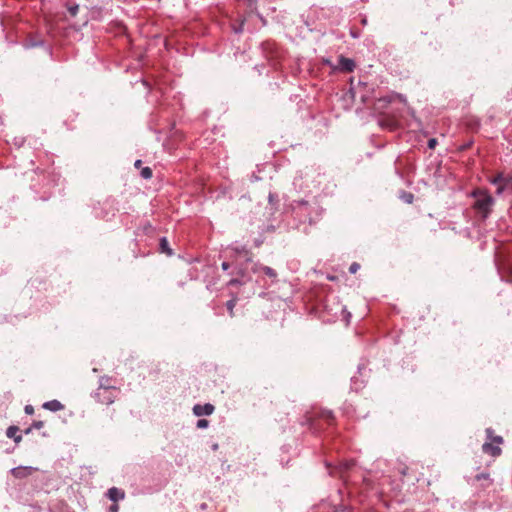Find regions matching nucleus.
Wrapping results in <instances>:
<instances>
[{
  "label": "nucleus",
  "instance_id": "1",
  "mask_svg": "<svg viewBox=\"0 0 512 512\" xmlns=\"http://www.w3.org/2000/svg\"><path fill=\"white\" fill-rule=\"evenodd\" d=\"M472 195L476 199L473 205L474 208L479 214H481L483 219L487 218L494 204L493 197L484 190H476L472 193Z\"/></svg>",
  "mask_w": 512,
  "mask_h": 512
},
{
  "label": "nucleus",
  "instance_id": "2",
  "mask_svg": "<svg viewBox=\"0 0 512 512\" xmlns=\"http://www.w3.org/2000/svg\"><path fill=\"white\" fill-rule=\"evenodd\" d=\"M486 435L487 441L482 445V451L492 457L499 456L502 452L499 445L503 443V438L501 436H493L491 428L486 429Z\"/></svg>",
  "mask_w": 512,
  "mask_h": 512
},
{
  "label": "nucleus",
  "instance_id": "3",
  "mask_svg": "<svg viewBox=\"0 0 512 512\" xmlns=\"http://www.w3.org/2000/svg\"><path fill=\"white\" fill-rule=\"evenodd\" d=\"M292 211L298 217L300 222L308 221L313 222L312 208L309 203L305 200L294 201L291 204Z\"/></svg>",
  "mask_w": 512,
  "mask_h": 512
},
{
  "label": "nucleus",
  "instance_id": "4",
  "mask_svg": "<svg viewBox=\"0 0 512 512\" xmlns=\"http://www.w3.org/2000/svg\"><path fill=\"white\" fill-rule=\"evenodd\" d=\"M34 470L36 469L31 466H18L12 468L10 472L15 478L22 479L31 475Z\"/></svg>",
  "mask_w": 512,
  "mask_h": 512
},
{
  "label": "nucleus",
  "instance_id": "5",
  "mask_svg": "<svg viewBox=\"0 0 512 512\" xmlns=\"http://www.w3.org/2000/svg\"><path fill=\"white\" fill-rule=\"evenodd\" d=\"M214 412V406L210 403L204 405L196 404L193 407V413L196 416L211 415Z\"/></svg>",
  "mask_w": 512,
  "mask_h": 512
},
{
  "label": "nucleus",
  "instance_id": "6",
  "mask_svg": "<svg viewBox=\"0 0 512 512\" xmlns=\"http://www.w3.org/2000/svg\"><path fill=\"white\" fill-rule=\"evenodd\" d=\"M338 68L343 72H352L355 68V62L353 59L340 56L338 61Z\"/></svg>",
  "mask_w": 512,
  "mask_h": 512
},
{
  "label": "nucleus",
  "instance_id": "7",
  "mask_svg": "<svg viewBox=\"0 0 512 512\" xmlns=\"http://www.w3.org/2000/svg\"><path fill=\"white\" fill-rule=\"evenodd\" d=\"M107 497L114 503H117L125 498V492L117 487H111L107 491Z\"/></svg>",
  "mask_w": 512,
  "mask_h": 512
},
{
  "label": "nucleus",
  "instance_id": "8",
  "mask_svg": "<svg viewBox=\"0 0 512 512\" xmlns=\"http://www.w3.org/2000/svg\"><path fill=\"white\" fill-rule=\"evenodd\" d=\"M395 99H399L401 102L406 101V99L400 94L385 96V97L378 99L376 109L385 107L388 103H391Z\"/></svg>",
  "mask_w": 512,
  "mask_h": 512
},
{
  "label": "nucleus",
  "instance_id": "9",
  "mask_svg": "<svg viewBox=\"0 0 512 512\" xmlns=\"http://www.w3.org/2000/svg\"><path fill=\"white\" fill-rule=\"evenodd\" d=\"M253 272L262 271L265 275H267L270 278L275 279L277 277V273L274 269L268 266H263L261 264L255 263L252 266Z\"/></svg>",
  "mask_w": 512,
  "mask_h": 512
},
{
  "label": "nucleus",
  "instance_id": "10",
  "mask_svg": "<svg viewBox=\"0 0 512 512\" xmlns=\"http://www.w3.org/2000/svg\"><path fill=\"white\" fill-rule=\"evenodd\" d=\"M43 408L52 412L64 409V405L58 400L47 401L43 404Z\"/></svg>",
  "mask_w": 512,
  "mask_h": 512
},
{
  "label": "nucleus",
  "instance_id": "11",
  "mask_svg": "<svg viewBox=\"0 0 512 512\" xmlns=\"http://www.w3.org/2000/svg\"><path fill=\"white\" fill-rule=\"evenodd\" d=\"M509 182H510V179L504 178L502 174L497 175L492 181L493 184H501V183L504 184V185L498 187V189H497L498 194L503 192L505 186H507L509 184Z\"/></svg>",
  "mask_w": 512,
  "mask_h": 512
},
{
  "label": "nucleus",
  "instance_id": "12",
  "mask_svg": "<svg viewBox=\"0 0 512 512\" xmlns=\"http://www.w3.org/2000/svg\"><path fill=\"white\" fill-rule=\"evenodd\" d=\"M19 428L17 426H9L6 431L8 438H13L15 443H19L22 439L21 435H17Z\"/></svg>",
  "mask_w": 512,
  "mask_h": 512
},
{
  "label": "nucleus",
  "instance_id": "13",
  "mask_svg": "<svg viewBox=\"0 0 512 512\" xmlns=\"http://www.w3.org/2000/svg\"><path fill=\"white\" fill-rule=\"evenodd\" d=\"M231 250L237 254V255H242L245 257L246 261L250 262L251 261V258L249 256V251L246 249L245 246H233L231 247Z\"/></svg>",
  "mask_w": 512,
  "mask_h": 512
},
{
  "label": "nucleus",
  "instance_id": "14",
  "mask_svg": "<svg viewBox=\"0 0 512 512\" xmlns=\"http://www.w3.org/2000/svg\"><path fill=\"white\" fill-rule=\"evenodd\" d=\"M160 251L167 255H172V250L169 247V242L166 237H162L159 242Z\"/></svg>",
  "mask_w": 512,
  "mask_h": 512
},
{
  "label": "nucleus",
  "instance_id": "15",
  "mask_svg": "<svg viewBox=\"0 0 512 512\" xmlns=\"http://www.w3.org/2000/svg\"><path fill=\"white\" fill-rule=\"evenodd\" d=\"M140 175L143 179H150L152 177V170L150 167H144L140 171Z\"/></svg>",
  "mask_w": 512,
  "mask_h": 512
},
{
  "label": "nucleus",
  "instance_id": "16",
  "mask_svg": "<svg viewBox=\"0 0 512 512\" xmlns=\"http://www.w3.org/2000/svg\"><path fill=\"white\" fill-rule=\"evenodd\" d=\"M380 125L393 130L396 127V122L394 120H381Z\"/></svg>",
  "mask_w": 512,
  "mask_h": 512
},
{
  "label": "nucleus",
  "instance_id": "17",
  "mask_svg": "<svg viewBox=\"0 0 512 512\" xmlns=\"http://www.w3.org/2000/svg\"><path fill=\"white\" fill-rule=\"evenodd\" d=\"M209 426V421L207 419H199L196 423V427L199 429H205Z\"/></svg>",
  "mask_w": 512,
  "mask_h": 512
},
{
  "label": "nucleus",
  "instance_id": "18",
  "mask_svg": "<svg viewBox=\"0 0 512 512\" xmlns=\"http://www.w3.org/2000/svg\"><path fill=\"white\" fill-rule=\"evenodd\" d=\"M235 305H236V300H235V299L229 300V301H227V303H226L227 309H228L229 314H230L231 316H233V311H234V307H235Z\"/></svg>",
  "mask_w": 512,
  "mask_h": 512
},
{
  "label": "nucleus",
  "instance_id": "19",
  "mask_svg": "<svg viewBox=\"0 0 512 512\" xmlns=\"http://www.w3.org/2000/svg\"><path fill=\"white\" fill-rule=\"evenodd\" d=\"M321 416H322L323 418H325L326 420H328V421H332V420L334 419L333 412H332V411H330V410H324V411H322Z\"/></svg>",
  "mask_w": 512,
  "mask_h": 512
},
{
  "label": "nucleus",
  "instance_id": "20",
  "mask_svg": "<svg viewBox=\"0 0 512 512\" xmlns=\"http://www.w3.org/2000/svg\"><path fill=\"white\" fill-rule=\"evenodd\" d=\"M268 201L271 206H274L278 203V196L274 193H269Z\"/></svg>",
  "mask_w": 512,
  "mask_h": 512
},
{
  "label": "nucleus",
  "instance_id": "21",
  "mask_svg": "<svg viewBox=\"0 0 512 512\" xmlns=\"http://www.w3.org/2000/svg\"><path fill=\"white\" fill-rule=\"evenodd\" d=\"M78 10H79V5H77V4L68 7V11L71 14V16H76Z\"/></svg>",
  "mask_w": 512,
  "mask_h": 512
},
{
  "label": "nucleus",
  "instance_id": "22",
  "mask_svg": "<svg viewBox=\"0 0 512 512\" xmlns=\"http://www.w3.org/2000/svg\"><path fill=\"white\" fill-rule=\"evenodd\" d=\"M360 268V265L357 262H353L349 267V272L351 274H355Z\"/></svg>",
  "mask_w": 512,
  "mask_h": 512
},
{
  "label": "nucleus",
  "instance_id": "23",
  "mask_svg": "<svg viewBox=\"0 0 512 512\" xmlns=\"http://www.w3.org/2000/svg\"><path fill=\"white\" fill-rule=\"evenodd\" d=\"M414 199V196L411 194V193H405L403 195V200L406 202V203H412Z\"/></svg>",
  "mask_w": 512,
  "mask_h": 512
},
{
  "label": "nucleus",
  "instance_id": "24",
  "mask_svg": "<svg viewBox=\"0 0 512 512\" xmlns=\"http://www.w3.org/2000/svg\"><path fill=\"white\" fill-rule=\"evenodd\" d=\"M243 282L238 279V278H234V279H231L229 282H228V285L230 286H235V285H241Z\"/></svg>",
  "mask_w": 512,
  "mask_h": 512
},
{
  "label": "nucleus",
  "instance_id": "25",
  "mask_svg": "<svg viewBox=\"0 0 512 512\" xmlns=\"http://www.w3.org/2000/svg\"><path fill=\"white\" fill-rule=\"evenodd\" d=\"M31 426L33 429H41L44 426V422L43 421H35V422H33V424Z\"/></svg>",
  "mask_w": 512,
  "mask_h": 512
},
{
  "label": "nucleus",
  "instance_id": "26",
  "mask_svg": "<svg viewBox=\"0 0 512 512\" xmlns=\"http://www.w3.org/2000/svg\"><path fill=\"white\" fill-rule=\"evenodd\" d=\"M436 145H437V140L435 138H431L428 140V147L430 149H434Z\"/></svg>",
  "mask_w": 512,
  "mask_h": 512
},
{
  "label": "nucleus",
  "instance_id": "27",
  "mask_svg": "<svg viewBox=\"0 0 512 512\" xmlns=\"http://www.w3.org/2000/svg\"><path fill=\"white\" fill-rule=\"evenodd\" d=\"M109 512H119V506L117 503H114L112 504L110 507H109Z\"/></svg>",
  "mask_w": 512,
  "mask_h": 512
},
{
  "label": "nucleus",
  "instance_id": "28",
  "mask_svg": "<svg viewBox=\"0 0 512 512\" xmlns=\"http://www.w3.org/2000/svg\"><path fill=\"white\" fill-rule=\"evenodd\" d=\"M24 410H25V413L29 414V415L33 414V412H34V408L31 405H26Z\"/></svg>",
  "mask_w": 512,
  "mask_h": 512
},
{
  "label": "nucleus",
  "instance_id": "29",
  "mask_svg": "<svg viewBox=\"0 0 512 512\" xmlns=\"http://www.w3.org/2000/svg\"><path fill=\"white\" fill-rule=\"evenodd\" d=\"M230 267V264L228 262H223L221 264V268L224 270V271H227Z\"/></svg>",
  "mask_w": 512,
  "mask_h": 512
},
{
  "label": "nucleus",
  "instance_id": "30",
  "mask_svg": "<svg viewBox=\"0 0 512 512\" xmlns=\"http://www.w3.org/2000/svg\"><path fill=\"white\" fill-rule=\"evenodd\" d=\"M234 30L236 33H241L243 30V23H241L240 26L238 28H235Z\"/></svg>",
  "mask_w": 512,
  "mask_h": 512
},
{
  "label": "nucleus",
  "instance_id": "31",
  "mask_svg": "<svg viewBox=\"0 0 512 512\" xmlns=\"http://www.w3.org/2000/svg\"><path fill=\"white\" fill-rule=\"evenodd\" d=\"M141 164H142V161H141V160H136V161H135V163H134V166H135L136 168H139V167L141 166Z\"/></svg>",
  "mask_w": 512,
  "mask_h": 512
},
{
  "label": "nucleus",
  "instance_id": "32",
  "mask_svg": "<svg viewBox=\"0 0 512 512\" xmlns=\"http://www.w3.org/2000/svg\"><path fill=\"white\" fill-rule=\"evenodd\" d=\"M237 273H238L241 277H244V269H243V268H239Z\"/></svg>",
  "mask_w": 512,
  "mask_h": 512
},
{
  "label": "nucleus",
  "instance_id": "33",
  "mask_svg": "<svg viewBox=\"0 0 512 512\" xmlns=\"http://www.w3.org/2000/svg\"><path fill=\"white\" fill-rule=\"evenodd\" d=\"M32 430H33V428H32V426H30V427H28V428L24 431V433H25V434H30V433L32 432Z\"/></svg>",
  "mask_w": 512,
  "mask_h": 512
}]
</instances>
